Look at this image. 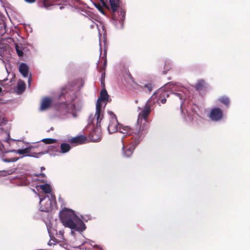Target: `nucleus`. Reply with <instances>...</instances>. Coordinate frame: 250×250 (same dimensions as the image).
Masks as SVG:
<instances>
[{
  "mask_svg": "<svg viewBox=\"0 0 250 250\" xmlns=\"http://www.w3.org/2000/svg\"><path fill=\"white\" fill-rule=\"evenodd\" d=\"M24 0L28 3H33L36 1V0Z\"/></svg>",
  "mask_w": 250,
  "mask_h": 250,
  "instance_id": "30",
  "label": "nucleus"
},
{
  "mask_svg": "<svg viewBox=\"0 0 250 250\" xmlns=\"http://www.w3.org/2000/svg\"><path fill=\"white\" fill-rule=\"evenodd\" d=\"M14 171L13 169H9L8 170L3 171V172L4 173V175H10L13 173Z\"/></svg>",
  "mask_w": 250,
  "mask_h": 250,
  "instance_id": "29",
  "label": "nucleus"
},
{
  "mask_svg": "<svg viewBox=\"0 0 250 250\" xmlns=\"http://www.w3.org/2000/svg\"><path fill=\"white\" fill-rule=\"evenodd\" d=\"M3 135L4 136H5L6 138L4 139H3L1 137V140L5 142H7L9 140V137H10L9 134L6 132H4L3 133Z\"/></svg>",
  "mask_w": 250,
  "mask_h": 250,
  "instance_id": "26",
  "label": "nucleus"
},
{
  "mask_svg": "<svg viewBox=\"0 0 250 250\" xmlns=\"http://www.w3.org/2000/svg\"><path fill=\"white\" fill-rule=\"evenodd\" d=\"M6 32V25L3 20L0 18V36L4 35Z\"/></svg>",
  "mask_w": 250,
  "mask_h": 250,
  "instance_id": "19",
  "label": "nucleus"
},
{
  "mask_svg": "<svg viewBox=\"0 0 250 250\" xmlns=\"http://www.w3.org/2000/svg\"><path fill=\"white\" fill-rule=\"evenodd\" d=\"M60 218L63 225L71 229V233L73 235L75 231L81 233L85 229L84 223L72 210H62L60 212Z\"/></svg>",
  "mask_w": 250,
  "mask_h": 250,
  "instance_id": "1",
  "label": "nucleus"
},
{
  "mask_svg": "<svg viewBox=\"0 0 250 250\" xmlns=\"http://www.w3.org/2000/svg\"><path fill=\"white\" fill-rule=\"evenodd\" d=\"M96 26L97 27V28L99 29V26H98V25L96 23H93V24L91 25V28H94L95 26Z\"/></svg>",
  "mask_w": 250,
  "mask_h": 250,
  "instance_id": "31",
  "label": "nucleus"
},
{
  "mask_svg": "<svg viewBox=\"0 0 250 250\" xmlns=\"http://www.w3.org/2000/svg\"><path fill=\"white\" fill-rule=\"evenodd\" d=\"M108 95L105 89H103L100 93V96L98 99L96 105V111L94 117L92 119L93 121L96 120L97 127H100V123L103 118V114L102 112V102L107 101Z\"/></svg>",
  "mask_w": 250,
  "mask_h": 250,
  "instance_id": "3",
  "label": "nucleus"
},
{
  "mask_svg": "<svg viewBox=\"0 0 250 250\" xmlns=\"http://www.w3.org/2000/svg\"><path fill=\"white\" fill-rule=\"evenodd\" d=\"M107 113L109 116V124L107 126V130L109 133L111 134L118 130L119 123L116 115L112 111H108Z\"/></svg>",
  "mask_w": 250,
  "mask_h": 250,
  "instance_id": "7",
  "label": "nucleus"
},
{
  "mask_svg": "<svg viewBox=\"0 0 250 250\" xmlns=\"http://www.w3.org/2000/svg\"><path fill=\"white\" fill-rule=\"evenodd\" d=\"M40 198V209L42 211H50L55 203L54 197L52 194L47 195L44 197L39 195Z\"/></svg>",
  "mask_w": 250,
  "mask_h": 250,
  "instance_id": "5",
  "label": "nucleus"
},
{
  "mask_svg": "<svg viewBox=\"0 0 250 250\" xmlns=\"http://www.w3.org/2000/svg\"><path fill=\"white\" fill-rule=\"evenodd\" d=\"M31 80H32L31 77V76H30L28 80V83L29 85H30L31 84Z\"/></svg>",
  "mask_w": 250,
  "mask_h": 250,
  "instance_id": "32",
  "label": "nucleus"
},
{
  "mask_svg": "<svg viewBox=\"0 0 250 250\" xmlns=\"http://www.w3.org/2000/svg\"><path fill=\"white\" fill-rule=\"evenodd\" d=\"M166 87L167 88L170 89L172 92L170 93L172 97L175 100H179L181 104V107H182L183 103L185 100V95L183 93H177L174 92V91H180L182 88L180 87L179 84L169 83L166 85Z\"/></svg>",
  "mask_w": 250,
  "mask_h": 250,
  "instance_id": "6",
  "label": "nucleus"
},
{
  "mask_svg": "<svg viewBox=\"0 0 250 250\" xmlns=\"http://www.w3.org/2000/svg\"><path fill=\"white\" fill-rule=\"evenodd\" d=\"M120 15L121 17L120 18V20L121 21H123L125 19V12L123 10H121L119 11Z\"/></svg>",
  "mask_w": 250,
  "mask_h": 250,
  "instance_id": "25",
  "label": "nucleus"
},
{
  "mask_svg": "<svg viewBox=\"0 0 250 250\" xmlns=\"http://www.w3.org/2000/svg\"><path fill=\"white\" fill-rule=\"evenodd\" d=\"M28 65L24 63H21L19 66V71L24 77L28 76Z\"/></svg>",
  "mask_w": 250,
  "mask_h": 250,
  "instance_id": "14",
  "label": "nucleus"
},
{
  "mask_svg": "<svg viewBox=\"0 0 250 250\" xmlns=\"http://www.w3.org/2000/svg\"><path fill=\"white\" fill-rule=\"evenodd\" d=\"M42 142L44 143L45 144H52L55 143L57 140L55 139L52 138H45L42 140Z\"/></svg>",
  "mask_w": 250,
  "mask_h": 250,
  "instance_id": "21",
  "label": "nucleus"
},
{
  "mask_svg": "<svg viewBox=\"0 0 250 250\" xmlns=\"http://www.w3.org/2000/svg\"><path fill=\"white\" fill-rule=\"evenodd\" d=\"M150 112V106L146 103L144 109L139 113L137 120V127L139 131L145 129L147 123V118Z\"/></svg>",
  "mask_w": 250,
  "mask_h": 250,
  "instance_id": "4",
  "label": "nucleus"
},
{
  "mask_svg": "<svg viewBox=\"0 0 250 250\" xmlns=\"http://www.w3.org/2000/svg\"><path fill=\"white\" fill-rule=\"evenodd\" d=\"M62 8H63V7H62V6H60V9H62Z\"/></svg>",
  "mask_w": 250,
  "mask_h": 250,
  "instance_id": "34",
  "label": "nucleus"
},
{
  "mask_svg": "<svg viewBox=\"0 0 250 250\" xmlns=\"http://www.w3.org/2000/svg\"><path fill=\"white\" fill-rule=\"evenodd\" d=\"M75 100H76V97L75 95H73L71 98H67L66 103L61 104L58 109L61 115L69 117V116L67 114L70 113L73 117L77 118V114L76 112H73V110L74 109L78 110L83 105V102L79 100L76 101Z\"/></svg>",
  "mask_w": 250,
  "mask_h": 250,
  "instance_id": "2",
  "label": "nucleus"
},
{
  "mask_svg": "<svg viewBox=\"0 0 250 250\" xmlns=\"http://www.w3.org/2000/svg\"><path fill=\"white\" fill-rule=\"evenodd\" d=\"M223 116L222 111L219 108H214L211 110L209 117L213 121L220 120Z\"/></svg>",
  "mask_w": 250,
  "mask_h": 250,
  "instance_id": "8",
  "label": "nucleus"
},
{
  "mask_svg": "<svg viewBox=\"0 0 250 250\" xmlns=\"http://www.w3.org/2000/svg\"><path fill=\"white\" fill-rule=\"evenodd\" d=\"M38 188V190L39 189H41L45 193L51 194V188L49 184H45L42 185H39L37 187Z\"/></svg>",
  "mask_w": 250,
  "mask_h": 250,
  "instance_id": "16",
  "label": "nucleus"
},
{
  "mask_svg": "<svg viewBox=\"0 0 250 250\" xmlns=\"http://www.w3.org/2000/svg\"><path fill=\"white\" fill-rule=\"evenodd\" d=\"M204 81L203 80L199 81L196 84V89L199 90L201 88L202 86L204 84Z\"/></svg>",
  "mask_w": 250,
  "mask_h": 250,
  "instance_id": "23",
  "label": "nucleus"
},
{
  "mask_svg": "<svg viewBox=\"0 0 250 250\" xmlns=\"http://www.w3.org/2000/svg\"><path fill=\"white\" fill-rule=\"evenodd\" d=\"M119 132L122 133L125 135H130L132 133L131 129L128 126H124L120 125L119 126L118 130Z\"/></svg>",
  "mask_w": 250,
  "mask_h": 250,
  "instance_id": "13",
  "label": "nucleus"
},
{
  "mask_svg": "<svg viewBox=\"0 0 250 250\" xmlns=\"http://www.w3.org/2000/svg\"><path fill=\"white\" fill-rule=\"evenodd\" d=\"M219 100V101H220L221 103H222L226 105H227V106L229 105V100L228 97L223 96V97L220 98Z\"/></svg>",
  "mask_w": 250,
  "mask_h": 250,
  "instance_id": "22",
  "label": "nucleus"
},
{
  "mask_svg": "<svg viewBox=\"0 0 250 250\" xmlns=\"http://www.w3.org/2000/svg\"><path fill=\"white\" fill-rule=\"evenodd\" d=\"M86 141V137L84 136L81 135L72 138L70 142L73 144H82L84 143Z\"/></svg>",
  "mask_w": 250,
  "mask_h": 250,
  "instance_id": "15",
  "label": "nucleus"
},
{
  "mask_svg": "<svg viewBox=\"0 0 250 250\" xmlns=\"http://www.w3.org/2000/svg\"><path fill=\"white\" fill-rule=\"evenodd\" d=\"M41 169H42V170H43V169H44V167H41Z\"/></svg>",
  "mask_w": 250,
  "mask_h": 250,
  "instance_id": "35",
  "label": "nucleus"
},
{
  "mask_svg": "<svg viewBox=\"0 0 250 250\" xmlns=\"http://www.w3.org/2000/svg\"><path fill=\"white\" fill-rule=\"evenodd\" d=\"M101 135L99 134L96 137H95L94 135H92L91 139L93 142H96L101 140Z\"/></svg>",
  "mask_w": 250,
  "mask_h": 250,
  "instance_id": "24",
  "label": "nucleus"
},
{
  "mask_svg": "<svg viewBox=\"0 0 250 250\" xmlns=\"http://www.w3.org/2000/svg\"><path fill=\"white\" fill-rule=\"evenodd\" d=\"M138 143V141H135L134 143H133L131 145V146H126V148H125V146L124 143L123 142V139L122 140V149L123 150V154L125 157H129L133 153V151L134 150V147L135 145H136Z\"/></svg>",
  "mask_w": 250,
  "mask_h": 250,
  "instance_id": "10",
  "label": "nucleus"
},
{
  "mask_svg": "<svg viewBox=\"0 0 250 250\" xmlns=\"http://www.w3.org/2000/svg\"><path fill=\"white\" fill-rule=\"evenodd\" d=\"M61 152L65 153L69 151L70 149V146L69 144L66 143H62L61 145Z\"/></svg>",
  "mask_w": 250,
  "mask_h": 250,
  "instance_id": "20",
  "label": "nucleus"
},
{
  "mask_svg": "<svg viewBox=\"0 0 250 250\" xmlns=\"http://www.w3.org/2000/svg\"><path fill=\"white\" fill-rule=\"evenodd\" d=\"M40 175H41L42 177L45 176V174L44 173L40 174Z\"/></svg>",
  "mask_w": 250,
  "mask_h": 250,
  "instance_id": "33",
  "label": "nucleus"
},
{
  "mask_svg": "<svg viewBox=\"0 0 250 250\" xmlns=\"http://www.w3.org/2000/svg\"><path fill=\"white\" fill-rule=\"evenodd\" d=\"M52 103V101L49 98L44 97L42 98L41 103L40 110L42 111L46 110L50 106Z\"/></svg>",
  "mask_w": 250,
  "mask_h": 250,
  "instance_id": "11",
  "label": "nucleus"
},
{
  "mask_svg": "<svg viewBox=\"0 0 250 250\" xmlns=\"http://www.w3.org/2000/svg\"><path fill=\"white\" fill-rule=\"evenodd\" d=\"M109 2L112 11L114 12H116L119 6V0H109Z\"/></svg>",
  "mask_w": 250,
  "mask_h": 250,
  "instance_id": "18",
  "label": "nucleus"
},
{
  "mask_svg": "<svg viewBox=\"0 0 250 250\" xmlns=\"http://www.w3.org/2000/svg\"><path fill=\"white\" fill-rule=\"evenodd\" d=\"M37 146V147L42 148V151H40L38 153V154L43 155L44 154H46L51 152H55L57 151L58 149L57 147L55 146H46L43 144H39Z\"/></svg>",
  "mask_w": 250,
  "mask_h": 250,
  "instance_id": "9",
  "label": "nucleus"
},
{
  "mask_svg": "<svg viewBox=\"0 0 250 250\" xmlns=\"http://www.w3.org/2000/svg\"><path fill=\"white\" fill-rule=\"evenodd\" d=\"M16 49L17 53L19 57H22L23 56V52L20 49V47L18 46H16Z\"/></svg>",
  "mask_w": 250,
  "mask_h": 250,
  "instance_id": "27",
  "label": "nucleus"
},
{
  "mask_svg": "<svg viewBox=\"0 0 250 250\" xmlns=\"http://www.w3.org/2000/svg\"><path fill=\"white\" fill-rule=\"evenodd\" d=\"M159 95V99L161 103L163 104H165L166 102V99L165 98V96H168V94L167 91H163L162 89H159L152 96V98H154L155 95Z\"/></svg>",
  "mask_w": 250,
  "mask_h": 250,
  "instance_id": "12",
  "label": "nucleus"
},
{
  "mask_svg": "<svg viewBox=\"0 0 250 250\" xmlns=\"http://www.w3.org/2000/svg\"><path fill=\"white\" fill-rule=\"evenodd\" d=\"M25 88V85L23 81L20 80L18 82L16 91L17 93L20 94L24 91Z\"/></svg>",
  "mask_w": 250,
  "mask_h": 250,
  "instance_id": "17",
  "label": "nucleus"
},
{
  "mask_svg": "<svg viewBox=\"0 0 250 250\" xmlns=\"http://www.w3.org/2000/svg\"><path fill=\"white\" fill-rule=\"evenodd\" d=\"M1 91H2V89H1V88L0 87V93L1 92Z\"/></svg>",
  "mask_w": 250,
  "mask_h": 250,
  "instance_id": "36",
  "label": "nucleus"
},
{
  "mask_svg": "<svg viewBox=\"0 0 250 250\" xmlns=\"http://www.w3.org/2000/svg\"><path fill=\"white\" fill-rule=\"evenodd\" d=\"M19 159V158H11V159H6V160H4V161L5 162H16Z\"/></svg>",
  "mask_w": 250,
  "mask_h": 250,
  "instance_id": "28",
  "label": "nucleus"
}]
</instances>
